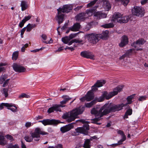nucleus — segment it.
<instances>
[{
    "instance_id": "cd10ccee",
    "label": "nucleus",
    "mask_w": 148,
    "mask_h": 148,
    "mask_svg": "<svg viewBox=\"0 0 148 148\" xmlns=\"http://www.w3.org/2000/svg\"><path fill=\"white\" fill-rule=\"evenodd\" d=\"M7 141L4 137L2 135H0V145L4 146L6 145Z\"/></svg>"
},
{
    "instance_id": "e433bc0d",
    "label": "nucleus",
    "mask_w": 148,
    "mask_h": 148,
    "mask_svg": "<svg viewBox=\"0 0 148 148\" xmlns=\"http://www.w3.org/2000/svg\"><path fill=\"white\" fill-rule=\"evenodd\" d=\"M70 38L68 36H66L62 38V42L64 44H67L69 43V42L70 40Z\"/></svg>"
},
{
    "instance_id": "6ab92c4d",
    "label": "nucleus",
    "mask_w": 148,
    "mask_h": 148,
    "mask_svg": "<svg viewBox=\"0 0 148 148\" xmlns=\"http://www.w3.org/2000/svg\"><path fill=\"white\" fill-rule=\"evenodd\" d=\"M73 127V123H72L65 126L62 127L60 128V131L62 133L68 132Z\"/></svg>"
},
{
    "instance_id": "39448f33",
    "label": "nucleus",
    "mask_w": 148,
    "mask_h": 148,
    "mask_svg": "<svg viewBox=\"0 0 148 148\" xmlns=\"http://www.w3.org/2000/svg\"><path fill=\"white\" fill-rule=\"evenodd\" d=\"M73 8L72 6L71 5H65L62 8H60L57 9L58 11L57 18L59 24L62 23L64 21V14L62 13H68Z\"/></svg>"
},
{
    "instance_id": "a211bd4d",
    "label": "nucleus",
    "mask_w": 148,
    "mask_h": 148,
    "mask_svg": "<svg viewBox=\"0 0 148 148\" xmlns=\"http://www.w3.org/2000/svg\"><path fill=\"white\" fill-rule=\"evenodd\" d=\"M94 16L95 18L99 20L102 18H106L107 14L105 13H102L101 11H98L95 12Z\"/></svg>"
},
{
    "instance_id": "de8ad7c7",
    "label": "nucleus",
    "mask_w": 148,
    "mask_h": 148,
    "mask_svg": "<svg viewBox=\"0 0 148 148\" xmlns=\"http://www.w3.org/2000/svg\"><path fill=\"white\" fill-rule=\"evenodd\" d=\"M123 142V141H122L120 140L119 141H118L117 143L112 144L110 146L113 147L117 146L120 145L122 144Z\"/></svg>"
},
{
    "instance_id": "f257e3e1",
    "label": "nucleus",
    "mask_w": 148,
    "mask_h": 148,
    "mask_svg": "<svg viewBox=\"0 0 148 148\" xmlns=\"http://www.w3.org/2000/svg\"><path fill=\"white\" fill-rule=\"evenodd\" d=\"M134 96L133 95L128 96L127 98V102L125 104L121 103L119 104L116 105L112 103H106L104 106L105 107L106 113H108L110 112H115L119 111L123 109L124 107L126 106L127 104H131L132 102V99Z\"/></svg>"
},
{
    "instance_id": "69168bd1",
    "label": "nucleus",
    "mask_w": 148,
    "mask_h": 148,
    "mask_svg": "<svg viewBox=\"0 0 148 148\" xmlns=\"http://www.w3.org/2000/svg\"><path fill=\"white\" fill-rule=\"evenodd\" d=\"M52 42V40L51 38L50 39V40L49 41L47 40L46 41H43V42H44L46 44L50 43Z\"/></svg>"
},
{
    "instance_id": "4c0bfd02",
    "label": "nucleus",
    "mask_w": 148,
    "mask_h": 148,
    "mask_svg": "<svg viewBox=\"0 0 148 148\" xmlns=\"http://www.w3.org/2000/svg\"><path fill=\"white\" fill-rule=\"evenodd\" d=\"M101 26L104 28H110L113 27L114 25L112 23H110L103 25Z\"/></svg>"
},
{
    "instance_id": "393cba45",
    "label": "nucleus",
    "mask_w": 148,
    "mask_h": 148,
    "mask_svg": "<svg viewBox=\"0 0 148 148\" xmlns=\"http://www.w3.org/2000/svg\"><path fill=\"white\" fill-rule=\"evenodd\" d=\"M92 139H85L83 147L84 148H90L91 147V143L90 140Z\"/></svg>"
},
{
    "instance_id": "6e6552de",
    "label": "nucleus",
    "mask_w": 148,
    "mask_h": 148,
    "mask_svg": "<svg viewBox=\"0 0 148 148\" xmlns=\"http://www.w3.org/2000/svg\"><path fill=\"white\" fill-rule=\"evenodd\" d=\"M78 121L83 123H85L83 127H77L75 130V131L72 133V134L73 136H75L79 135V133L85 134L86 131L89 129V125L88 124L89 122L85 121L84 120H79Z\"/></svg>"
},
{
    "instance_id": "412c9836",
    "label": "nucleus",
    "mask_w": 148,
    "mask_h": 148,
    "mask_svg": "<svg viewBox=\"0 0 148 148\" xmlns=\"http://www.w3.org/2000/svg\"><path fill=\"white\" fill-rule=\"evenodd\" d=\"M128 42L127 37L125 36H123L122 37L121 42L119 44V45L121 47H123L128 43Z\"/></svg>"
},
{
    "instance_id": "e2e57ef3",
    "label": "nucleus",
    "mask_w": 148,
    "mask_h": 148,
    "mask_svg": "<svg viewBox=\"0 0 148 148\" xmlns=\"http://www.w3.org/2000/svg\"><path fill=\"white\" fill-rule=\"evenodd\" d=\"M55 148H63L62 145L61 144H59L56 146L55 147Z\"/></svg>"
},
{
    "instance_id": "f8f14e48",
    "label": "nucleus",
    "mask_w": 148,
    "mask_h": 148,
    "mask_svg": "<svg viewBox=\"0 0 148 148\" xmlns=\"http://www.w3.org/2000/svg\"><path fill=\"white\" fill-rule=\"evenodd\" d=\"M145 42V41L144 39L140 38L136 42H134L132 44V46L134 47L135 50H138L140 49L139 47L140 46V45H143Z\"/></svg>"
},
{
    "instance_id": "b1692460",
    "label": "nucleus",
    "mask_w": 148,
    "mask_h": 148,
    "mask_svg": "<svg viewBox=\"0 0 148 148\" xmlns=\"http://www.w3.org/2000/svg\"><path fill=\"white\" fill-rule=\"evenodd\" d=\"M80 27V25L79 23H77L74 24L70 28V29L71 31L75 32L79 31Z\"/></svg>"
},
{
    "instance_id": "052dcab7",
    "label": "nucleus",
    "mask_w": 148,
    "mask_h": 148,
    "mask_svg": "<svg viewBox=\"0 0 148 148\" xmlns=\"http://www.w3.org/2000/svg\"><path fill=\"white\" fill-rule=\"evenodd\" d=\"M83 7V6L82 5H81L80 6H78L75 8L74 9V10L75 11H77L81 9Z\"/></svg>"
},
{
    "instance_id": "0eeeda50",
    "label": "nucleus",
    "mask_w": 148,
    "mask_h": 148,
    "mask_svg": "<svg viewBox=\"0 0 148 148\" xmlns=\"http://www.w3.org/2000/svg\"><path fill=\"white\" fill-rule=\"evenodd\" d=\"M97 5L95 6L92 9L87 10L86 12L80 13L75 17L76 20L77 21H82L85 20L88 16L91 15L93 12L98 8Z\"/></svg>"
},
{
    "instance_id": "58836bf2",
    "label": "nucleus",
    "mask_w": 148,
    "mask_h": 148,
    "mask_svg": "<svg viewBox=\"0 0 148 148\" xmlns=\"http://www.w3.org/2000/svg\"><path fill=\"white\" fill-rule=\"evenodd\" d=\"M7 64L6 63H0V73L5 70V68L2 66H5Z\"/></svg>"
},
{
    "instance_id": "49530a36",
    "label": "nucleus",
    "mask_w": 148,
    "mask_h": 148,
    "mask_svg": "<svg viewBox=\"0 0 148 148\" xmlns=\"http://www.w3.org/2000/svg\"><path fill=\"white\" fill-rule=\"evenodd\" d=\"M97 1V0H94L92 1H91L88 3L87 5V7L89 8L93 5Z\"/></svg>"
},
{
    "instance_id": "2f4dec72",
    "label": "nucleus",
    "mask_w": 148,
    "mask_h": 148,
    "mask_svg": "<svg viewBox=\"0 0 148 148\" xmlns=\"http://www.w3.org/2000/svg\"><path fill=\"white\" fill-rule=\"evenodd\" d=\"M132 109L129 108L128 109L125 113L124 115V119H127L128 118V115H130L132 114Z\"/></svg>"
},
{
    "instance_id": "a878e982",
    "label": "nucleus",
    "mask_w": 148,
    "mask_h": 148,
    "mask_svg": "<svg viewBox=\"0 0 148 148\" xmlns=\"http://www.w3.org/2000/svg\"><path fill=\"white\" fill-rule=\"evenodd\" d=\"M36 25L35 24H31L29 23L27 26L25 27L26 29V32H29L33 28L35 27H36Z\"/></svg>"
},
{
    "instance_id": "0e129e2a",
    "label": "nucleus",
    "mask_w": 148,
    "mask_h": 148,
    "mask_svg": "<svg viewBox=\"0 0 148 148\" xmlns=\"http://www.w3.org/2000/svg\"><path fill=\"white\" fill-rule=\"evenodd\" d=\"M70 89V88L69 87H67V88H61L60 89V90H62L63 91H64L65 90H66L67 91L69 90Z\"/></svg>"
},
{
    "instance_id": "6e6d98bb",
    "label": "nucleus",
    "mask_w": 148,
    "mask_h": 148,
    "mask_svg": "<svg viewBox=\"0 0 148 148\" xmlns=\"http://www.w3.org/2000/svg\"><path fill=\"white\" fill-rule=\"evenodd\" d=\"M44 48V47H41L39 49H36L35 50H32L31 51L33 52L36 53V52L39 51L40 50H41L43 49Z\"/></svg>"
},
{
    "instance_id": "c9c22d12",
    "label": "nucleus",
    "mask_w": 148,
    "mask_h": 148,
    "mask_svg": "<svg viewBox=\"0 0 148 148\" xmlns=\"http://www.w3.org/2000/svg\"><path fill=\"white\" fill-rule=\"evenodd\" d=\"M12 106V103H2L0 104V109L1 110L3 109L4 106L8 107L11 106Z\"/></svg>"
},
{
    "instance_id": "864d4df0",
    "label": "nucleus",
    "mask_w": 148,
    "mask_h": 148,
    "mask_svg": "<svg viewBox=\"0 0 148 148\" xmlns=\"http://www.w3.org/2000/svg\"><path fill=\"white\" fill-rule=\"evenodd\" d=\"M26 27H25L23 28L21 30V38H23V35L24 34V33L25 32V31L26 30Z\"/></svg>"
},
{
    "instance_id": "4be33fe9",
    "label": "nucleus",
    "mask_w": 148,
    "mask_h": 148,
    "mask_svg": "<svg viewBox=\"0 0 148 148\" xmlns=\"http://www.w3.org/2000/svg\"><path fill=\"white\" fill-rule=\"evenodd\" d=\"M94 97V93L92 91H89L88 92L87 94L85 97V99L87 101H90L92 100Z\"/></svg>"
},
{
    "instance_id": "5fc2aeb1",
    "label": "nucleus",
    "mask_w": 148,
    "mask_h": 148,
    "mask_svg": "<svg viewBox=\"0 0 148 148\" xmlns=\"http://www.w3.org/2000/svg\"><path fill=\"white\" fill-rule=\"evenodd\" d=\"M25 23V22L23 20H22L19 24V27L22 28L24 26Z\"/></svg>"
},
{
    "instance_id": "ea45409f",
    "label": "nucleus",
    "mask_w": 148,
    "mask_h": 148,
    "mask_svg": "<svg viewBox=\"0 0 148 148\" xmlns=\"http://www.w3.org/2000/svg\"><path fill=\"white\" fill-rule=\"evenodd\" d=\"M7 78V76L5 75H2L0 78V84H2L3 83Z\"/></svg>"
},
{
    "instance_id": "bf43d9fd",
    "label": "nucleus",
    "mask_w": 148,
    "mask_h": 148,
    "mask_svg": "<svg viewBox=\"0 0 148 148\" xmlns=\"http://www.w3.org/2000/svg\"><path fill=\"white\" fill-rule=\"evenodd\" d=\"M9 80L10 79H6L5 81H5L4 82V83L3 85V87H5L6 85L8 84Z\"/></svg>"
},
{
    "instance_id": "ddd939ff",
    "label": "nucleus",
    "mask_w": 148,
    "mask_h": 148,
    "mask_svg": "<svg viewBox=\"0 0 148 148\" xmlns=\"http://www.w3.org/2000/svg\"><path fill=\"white\" fill-rule=\"evenodd\" d=\"M65 106H63L61 104L54 105L52 106L49 108L47 110V112L49 113H51L54 112V111H61L60 107H63Z\"/></svg>"
},
{
    "instance_id": "680f3d73",
    "label": "nucleus",
    "mask_w": 148,
    "mask_h": 148,
    "mask_svg": "<svg viewBox=\"0 0 148 148\" xmlns=\"http://www.w3.org/2000/svg\"><path fill=\"white\" fill-rule=\"evenodd\" d=\"M148 0H141L140 3L142 5H144L147 3Z\"/></svg>"
},
{
    "instance_id": "7ed1b4c3",
    "label": "nucleus",
    "mask_w": 148,
    "mask_h": 148,
    "mask_svg": "<svg viewBox=\"0 0 148 148\" xmlns=\"http://www.w3.org/2000/svg\"><path fill=\"white\" fill-rule=\"evenodd\" d=\"M106 105L105 104L99 110H98L95 108H93L91 111V113L92 114L95 115L96 118L93 120L92 123L97 125H100L101 123H97L101 117L104 115H106L107 114L113 112H110L108 113H106L105 107L104 106Z\"/></svg>"
},
{
    "instance_id": "c756f323",
    "label": "nucleus",
    "mask_w": 148,
    "mask_h": 148,
    "mask_svg": "<svg viewBox=\"0 0 148 148\" xmlns=\"http://www.w3.org/2000/svg\"><path fill=\"white\" fill-rule=\"evenodd\" d=\"M108 31L106 30L103 32L101 34H98L99 35H101L100 36V37L99 40L101 39H104L106 38L108 36Z\"/></svg>"
},
{
    "instance_id": "2eb2a0df",
    "label": "nucleus",
    "mask_w": 148,
    "mask_h": 148,
    "mask_svg": "<svg viewBox=\"0 0 148 148\" xmlns=\"http://www.w3.org/2000/svg\"><path fill=\"white\" fill-rule=\"evenodd\" d=\"M80 55L82 57L87 58L94 59V55L90 52L87 51H84L82 52Z\"/></svg>"
},
{
    "instance_id": "79ce46f5",
    "label": "nucleus",
    "mask_w": 148,
    "mask_h": 148,
    "mask_svg": "<svg viewBox=\"0 0 148 148\" xmlns=\"http://www.w3.org/2000/svg\"><path fill=\"white\" fill-rule=\"evenodd\" d=\"M30 97V96L27 94L25 93H23L20 95L18 97V98L19 99H22L23 98H29Z\"/></svg>"
},
{
    "instance_id": "c03bdc74",
    "label": "nucleus",
    "mask_w": 148,
    "mask_h": 148,
    "mask_svg": "<svg viewBox=\"0 0 148 148\" xmlns=\"http://www.w3.org/2000/svg\"><path fill=\"white\" fill-rule=\"evenodd\" d=\"M116 1H120L122 3L124 6L127 5L129 2L130 0H115Z\"/></svg>"
},
{
    "instance_id": "774afa93",
    "label": "nucleus",
    "mask_w": 148,
    "mask_h": 148,
    "mask_svg": "<svg viewBox=\"0 0 148 148\" xmlns=\"http://www.w3.org/2000/svg\"><path fill=\"white\" fill-rule=\"evenodd\" d=\"M21 146L22 148H27L26 145L24 144V143L22 141H21Z\"/></svg>"
},
{
    "instance_id": "a18cd8bd",
    "label": "nucleus",
    "mask_w": 148,
    "mask_h": 148,
    "mask_svg": "<svg viewBox=\"0 0 148 148\" xmlns=\"http://www.w3.org/2000/svg\"><path fill=\"white\" fill-rule=\"evenodd\" d=\"M18 52L17 51H15L12 54V59L16 60L18 57Z\"/></svg>"
},
{
    "instance_id": "1a4fd4ad",
    "label": "nucleus",
    "mask_w": 148,
    "mask_h": 148,
    "mask_svg": "<svg viewBox=\"0 0 148 148\" xmlns=\"http://www.w3.org/2000/svg\"><path fill=\"white\" fill-rule=\"evenodd\" d=\"M100 35L95 33L88 34L85 35L84 37L88 42L93 44H96L100 40Z\"/></svg>"
},
{
    "instance_id": "a19ab883",
    "label": "nucleus",
    "mask_w": 148,
    "mask_h": 148,
    "mask_svg": "<svg viewBox=\"0 0 148 148\" xmlns=\"http://www.w3.org/2000/svg\"><path fill=\"white\" fill-rule=\"evenodd\" d=\"M8 89L6 88H3L2 89V93L5 97H7L8 96Z\"/></svg>"
},
{
    "instance_id": "423d86ee",
    "label": "nucleus",
    "mask_w": 148,
    "mask_h": 148,
    "mask_svg": "<svg viewBox=\"0 0 148 148\" xmlns=\"http://www.w3.org/2000/svg\"><path fill=\"white\" fill-rule=\"evenodd\" d=\"M123 87V86H119L114 88L112 92H110L109 93H108L106 91L104 92L102 96L97 99V101L98 102L102 101L104 100L105 98L107 99H109L117 95L119 92L121 91Z\"/></svg>"
},
{
    "instance_id": "f704fd0d",
    "label": "nucleus",
    "mask_w": 148,
    "mask_h": 148,
    "mask_svg": "<svg viewBox=\"0 0 148 148\" xmlns=\"http://www.w3.org/2000/svg\"><path fill=\"white\" fill-rule=\"evenodd\" d=\"M97 101L95 100H93L90 103H85V106L86 107L90 108L92 106L95 104L96 103Z\"/></svg>"
},
{
    "instance_id": "4468645a",
    "label": "nucleus",
    "mask_w": 148,
    "mask_h": 148,
    "mask_svg": "<svg viewBox=\"0 0 148 148\" xmlns=\"http://www.w3.org/2000/svg\"><path fill=\"white\" fill-rule=\"evenodd\" d=\"M122 14L119 12H116L113 15L112 21L114 22L121 23Z\"/></svg>"
},
{
    "instance_id": "3c124183",
    "label": "nucleus",
    "mask_w": 148,
    "mask_h": 148,
    "mask_svg": "<svg viewBox=\"0 0 148 148\" xmlns=\"http://www.w3.org/2000/svg\"><path fill=\"white\" fill-rule=\"evenodd\" d=\"M5 137L7 139L10 140L11 141H13L14 140L13 137L10 135L8 134L5 136Z\"/></svg>"
},
{
    "instance_id": "4d7b16f0",
    "label": "nucleus",
    "mask_w": 148,
    "mask_h": 148,
    "mask_svg": "<svg viewBox=\"0 0 148 148\" xmlns=\"http://www.w3.org/2000/svg\"><path fill=\"white\" fill-rule=\"evenodd\" d=\"M77 34H72L69 35V37L70 38V40H71L73 38L75 37L76 36Z\"/></svg>"
},
{
    "instance_id": "f03ea898",
    "label": "nucleus",
    "mask_w": 148,
    "mask_h": 148,
    "mask_svg": "<svg viewBox=\"0 0 148 148\" xmlns=\"http://www.w3.org/2000/svg\"><path fill=\"white\" fill-rule=\"evenodd\" d=\"M31 136H26L24 139L26 142H32L33 140L35 141H38L40 139V134L42 135H46L48 134V133L44 131H41L39 128H36L35 129L34 132H31Z\"/></svg>"
},
{
    "instance_id": "8fccbe9b",
    "label": "nucleus",
    "mask_w": 148,
    "mask_h": 148,
    "mask_svg": "<svg viewBox=\"0 0 148 148\" xmlns=\"http://www.w3.org/2000/svg\"><path fill=\"white\" fill-rule=\"evenodd\" d=\"M147 97L146 95L140 97L138 99L139 101H142L146 99Z\"/></svg>"
},
{
    "instance_id": "37998d69",
    "label": "nucleus",
    "mask_w": 148,
    "mask_h": 148,
    "mask_svg": "<svg viewBox=\"0 0 148 148\" xmlns=\"http://www.w3.org/2000/svg\"><path fill=\"white\" fill-rule=\"evenodd\" d=\"M12 106H11L8 107V109L10 110L13 112H16L17 111V107L13 105L12 104Z\"/></svg>"
},
{
    "instance_id": "bb28decb",
    "label": "nucleus",
    "mask_w": 148,
    "mask_h": 148,
    "mask_svg": "<svg viewBox=\"0 0 148 148\" xmlns=\"http://www.w3.org/2000/svg\"><path fill=\"white\" fill-rule=\"evenodd\" d=\"M21 10L24 11L26 10L28 8V5L27 2L25 1H22L21 4Z\"/></svg>"
},
{
    "instance_id": "aec40b11",
    "label": "nucleus",
    "mask_w": 148,
    "mask_h": 148,
    "mask_svg": "<svg viewBox=\"0 0 148 148\" xmlns=\"http://www.w3.org/2000/svg\"><path fill=\"white\" fill-rule=\"evenodd\" d=\"M73 127V123H72L65 126L62 127L60 128V131L62 133L68 132Z\"/></svg>"
},
{
    "instance_id": "f3484780",
    "label": "nucleus",
    "mask_w": 148,
    "mask_h": 148,
    "mask_svg": "<svg viewBox=\"0 0 148 148\" xmlns=\"http://www.w3.org/2000/svg\"><path fill=\"white\" fill-rule=\"evenodd\" d=\"M105 83V80H98L97 82L92 86V90L93 91H95L97 90V88L101 87L103 86V84Z\"/></svg>"
},
{
    "instance_id": "13d9d810",
    "label": "nucleus",
    "mask_w": 148,
    "mask_h": 148,
    "mask_svg": "<svg viewBox=\"0 0 148 148\" xmlns=\"http://www.w3.org/2000/svg\"><path fill=\"white\" fill-rule=\"evenodd\" d=\"M33 124L32 125V123L29 122H27L25 124V126L27 127H29L32 126Z\"/></svg>"
},
{
    "instance_id": "338daca9",
    "label": "nucleus",
    "mask_w": 148,
    "mask_h": 148,
    "mask_svg": "<svg viewBox=\"0 0 148 148\" xmlns=\"http://www.w3.org/2000/svg\"><path fill=\"white\" fill-rule=\"evenodd\" d=\"M41 37L42 38L45 40L47 39V36L45 34H42L41 36Z\"/></svg>"
},
{
    "instance_id": "603ef678",
    "label": "nucleus",
    "mask_w": 148,
    "mask_h": 148,
    "mask_svg": "<svg viewBox=\"0 0 148 148\" xmlns=\"http://www.w3.org/2000/svg\"><path fill=\"white\" fill-rule=\"evenodd\" d=\"M32 16L30 15H29L27 16H26L24 18L23 20L26 22L29 20L31 18Z\"/></svg>"
},
{
    "instance_id": "72a5a7b5",
    "label": "nucleus",
    "mask_w": 148,
    "mask_h": 148,
    "mask_svg": "<svg viewBox=\"0 0 148 148\" xmlns=\"http://www.w3.org/2000/svg\"><path fill=\"white\" fill-rule=\"evenodd\" d=\"M118 133L122 136V138L120 140L122 141H124L126 140V138L125 135L124 134L123 132L122 131L119 130L118 131Z\"/></svg>"
},
{
    "instance_id": "20e7f679",
    "label": "nucleus",
    "mask_w": 148,
    "mask_h": 148,
    "mask_svg": "<svg viewBox=\"0 0 148 148\" xmlns=\"http://www.w3.org/2000/svg\"><path fill=\"white\" fill-rule=\"evenodd\" d=\"M84 110V108L83 107H79L76 108L71 112L69 115L67 113L64 114L63 116V118L64 119H67L68 122H71L77 118L78 115L82 114Z\"/></svg>"
},
{
    "instance_id": "9b49d317",
    "label": "nucleus",
    "mask_w": 148,
    "mask_h": 148,
    "mask_svg": "<svg viewBox=\"0 0 148 148\" xmlns=\"http://www.w3.org/2000/svg\"><path fill=\"white\" fill-rule=\"evenodd\" d=\"M39 122H41L45 126L47 125H56L60 123V121L55 119H47L40 121Z\"/></svg>"
},
{
    "instance_id": "7c9ffc66",
    "label": "nucleus",
    "mask_w": 148,
    "mask_h": 148,
    "mask_svg": "<svg viewBox=\"0 0 148 148\" xmlns=\"http://www.w3.org/2000/svg\"><path fill=\"white\" fill-rule=\"evenodd\" d=\"M83 42L82 40L79 39H74L71 40L68 43V45H70L74 42L81 43Z\"/></svg>"
},
{
    "instance_id": "9d476101",
    "label": "nucleus",
    "mask_w": 148,
    "mask_h": 148,
    "mask_svg": "<svg viewBox=\"0 0 148 148\" xmlns=\"http://www.w3.org/2000/svg\"><path fill=\"white\" fill-rule=\"evenodd\" d=\"M132 14L134 15L140 17L143 16L145 12L143 9L140 7H134L132 10Z\"/></svg>"
},
{
    "instance_id": "473e14b6",
    "label": "nucleus",
    "mask_w": 148,
    "mask_h": 148,
    "mask_svg": "<svg viewBox=\"0 0 148 148\" xmlns=\"http://www.w3.org/2000/svg\"><path fill=\"white\" fill-rule=\"evenodd\" d=\"M130 19V17L128 16H122L121 23H125L127 22Z\"/></svg>"
},
{
    "instance_id": "5701e85b",
    "label": "nucleus",
    "mask_w": 148,
    "mask_h": 148,
    "mask_svg": "<svg viewBox=\"0 0 148 148\" xmlns=\"http://www.w3.org/2000/svg\"><path fill=\"white\" fill-rule=\"evenodd\" d=\"M103 2V7L107 11L110 10L111 8L110 5L108 2V0H102Z\"/></svg>"
},
{
    "instance_id": "c85d7f7f",
    "label": "nucleus",
    "mask_w": 148,
    "mask_h": 148,
    "mask_svg": "<svg viewBox=\"0 0 148 148\" xmlns=\"http://www.w3.org/2000/svg\"><path fill=\"white\" fill-rule=\"evenodd\" d=\"M62 97L64 99L60 102V103L62 104H66L71 99L67 95H63L62 96Z\"/></svg>"
},
{
    "instance_id": "09e8293b",
    "label": "nucleus",
    "mask_w": 148,
    "mask_h": 148,
    "mask_svg": "<svg viewBox=\"0 0 148 148\" xmlns=\"http://www.w3.org/2000/svg\"><path fill=\"white\" fill-rule=\"evenodd\" d=\"M8 148H19L18 146L16 145H12L10 144L8 146Z\"/></svg>"
},
{
    "instance_id": "dca6fc26",
    "label": "nucleus",
    "mask_w": 148,
    "mask_h": 148,
    "mask_svg": "<svg viewBox=\"0 0 148 148\" xmlns=\"http://www.w3.org/2000/svg\"><path fill=\"white\" fill-rule=\"evenodd\" d=\"M12 67L14 71L19 73L23 72L26 70L24 67L16 63L13 64Z\"/></svg>"
}]
</instances>
